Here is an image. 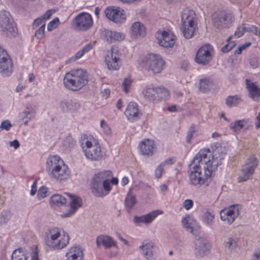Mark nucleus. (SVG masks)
Here are the masks:
<instances>
[{"label": "nucleus", "instance_id": "nucleus-1", "mask_svg": "<svg viewBox=\"0 0 260 260\" xmlns=\"http://www.w3.org/2000/svg\"><path fill=\"white\" fill-rule=\"evenodd\" d=\"M226 154L224 145L216 144L212 151L208 149L201 150L193 158L190 166L189 179L190 183L200 187L212 177Z\"/></svg>", "mask_w": 260, "mask_h": 260}, {"label": "nucleus", "instance_id": "nucleus-2", "mask_svg": "<svg viewBox=\"0 0 260 260\" xmlns=\"http://www.w3.org/2000/svg\"><path fill=\"white\" fill-rule=\"evenodd\" d=\"M70 236L63 229L51 227L45 231L44 242L45 247L51 251H60L69 244Z\"/></svg>", "mask_w": 260, "mask_h": 260}, {"label": "nucleus", "instance_id": "nucleus-3", "mask_svg": "<svg viewBox=\"0 0 260 260\" xmlns=\"http://www.w3.org/2000/svg\"><path fill=\"white\" fill-rule=\"evenodd\" d=\"M110 170H103L98 172L93 177L90 183L91 192L96 197H102L108 194L111 189L110 183L117 185L118 180L112 177Z\"/></svg>", "mask_w": 260, "mask_h": 260}, {"label": "nucleus", "instance_id": "nucleus-4", "mask_svg": "<svg viewBox=\"0 0 260 260\" xmlns=\"http://www.w3.org/2000/svg\"><path fill=\"white\" fill-rule=\"evenodd\" d=\"M46 170L50 178L60 181L69 178L71 171L64 160L57 155L49 156L45 162Z\"/></svg>", "mask_w": 260, "mask_h": 260}, {"label": "nucleus", "instance_id": "nucleus-5", "mask_svg": "<svg viewBox=\"0 0 260 260\" xmlns=\"http://www.w3.org/2000/svg\"><path fill=\"white\" fill-rule=\"evenodd\" d=\"M79 144L85 158L91 161L102 159L104 153L99 140L91 135H83L79 139Z\"/></svg>", "mask_w": 260, "mask_h": 260}, {"label": "nucleus", "instance_id": "nucleus-6", "mask_svg": "<svg viewBox=\"0 0 260 260\" xmlns=\"http://www.w3.org/2000/svg\"><path fill=\"white\" fill-rule=\"evenodd\" d=\"M88 75L85 70L77 69L67 72L64 76L63 84L66 88L77 91L88 83Z\"/></svg>", "mask_w": 260, "mask_h": 260}, {"label": "nucleus", "instance_id": "nucleus-7", "mask_svg": "<svg viewBox=\"0 0 260 260\" xmlns=\"http://www.w3.org/2000/svg\"><path fill=\"white\" fill-rule=\"evenodd\" d=\"M143 68L154 74L160 73L166 67V62L159 54L151 53L146 54L142 59Z\"/></svg>", "mask_w": 260, "mask_h": 260}, {"label": "nucleus", "instance_id": "nucleus-8", "mask_svg": "<svg viewBox=\"0 0 260 260\" xmlns=\"http://www.w3.org/2000/svg\"><path fill=\"white\" fill-rule=\"evenodd\" d=\"M0 33L6 38L15 37L17 30L11 14L6 11H0Z\"/></svg>", "mask_w": 260, "mask_h": 260}, {"label": "nucleus", "instance_id": "nucleus-9", "mask_svg": "<svg viewBox=\"0 0 260 260\" xmlns=\"http://www.w3.org/2000/svg\"><path fill=\"white\" fill-rule=\"evenodd\" d=\"M259 160L255 154L250 155L245 160L242 167L241 174L238 177L239 182H243L250 179L258 167Z\"/></svg>", "mask_w": 260, "mask_h": 260}, {"label": "nucleus", "instance_id": "nucleus-10", "mask_svg": "<svg viewBox=\"0 0 260 260\" xmlns=\"http://www.w3.org/2000/svg\"><path fill=\"white\" fill-rule=\"evenodd\" d=\"M157 43L161 47L170 49L175 45L177 42V37L171 30L169 29H159L155 35Z\"/></svg>", "mask_w": 260, "mask_h": 260}, {"label": "nucleus", "instance_id": "nucleus-11", "mask_svg": "<svg viewBox=\"0 0 260 260\" xmlns=\"http://www.w3.org/2000/svg\"><path fill=\"white\" fill-rule=\"evenodd\" d=\"M241 210V206L239 205L230 206L220 211V219L224 224L231 225L239 216Z\"/></svg>", "mask_w": 260, "mask_h": 260}, {"label": "nucleus", "instance_id": "nucleus-12", "mask_svg": "<svg viewBox=\"0 0 260 260\" xmlns=\"http://www.w3.org/2000/svg\"><path fill=\"white\" fill-rule=\"evenodd\" d=\"M105 62L110 71H117L120 67V53L114 47L108 51L105 56Z\"/></svg>", "mask_w": 260, "mask_h": 260}, {"label": "nucleus", "instance_id": "nucleus-13", "mask_svg": "<svg viewBox=\"0 0 260 260\" xmlns=\"http://www.w3.org/2000/svg\"><path fill=\"white\" fill-rule=\"evenodd\" d=\"M213 55V47L209 44H205L197 51L195 61L198 64L206 65L212 60Z\"/></svg>", "mask_w": 260, "mask_h": 260}, {"label": "nucleus", "instance_id": "nucleus-14", "mask_svg": "<svg viewBox=\"0 0 260 260\" xmlns=\"http://www.w3.org/2000/svg\"><path fill=\"white\" fill-rule=\"evenodd\" d=\"M163 213V211L160 209L154 210L142 215L135 216L133 222L136 225L138 226H148L158 216L162 215Z\"/></svg>", "mask_w": 260, "mask_h": 260}, {"label": "nucleus", "instance_id": "nucleus-15", "mask_svg": "<svg viewBox=\"0 0 260 260\" xmlns=\"http://www.w3.org/2000/svg\"><path fill=\"white\" fill-rule=\"evenodd\" d=\"M105 14L108 19L116 23H121L126 18L124 10L117 6L107 7L105 10Z\"/></svg>", "mask_w": 260, "mask_h": 260}, {"label": "nucleus", "instance_id": "nucleus-16", "mask_svg": "<svg viewBox=\"0 0 260 260\" xmlns=\"http://www.w3.org/2000/svg\"><path fill=\"white\" fill-rule=\"evenodd\" d=\"M128 34L132 41H136L144 38L147 34L146 26L140 21H135L131 24Z\"/></svg>", "mask_w": 260, "mask_h": 260}, {"label": "nucleus", "instance_id": "nucleus-17", "mask_svg": "<svg viewBox=\"0 0 260 260\" xmlns=\"http://www.w3.org/2000/svg\"><path fill=\"white\" fill-rule=\"evenodd\" d=\"M12 63L7 51L0 46V73L3 76H9L12 72Z\"/></svg>", "mask_w": 260, "mask_h": 260}, {"label": "nucleus", "instance_id": "nucleus-18", "mask_svg": "<svg viewBox=\"0 0 260 260\" xmlns=\"http://www.w3.org/2000/svg\"><path fill=\"white\" fill-rule=\"evenodd\" d=\"M67 195L69 200V209L67 212L61 214L60 216L62 218L73 216L82 205V200L79 197L70 194Z\"/></svg>", "mask_w": 260, "mask_h": 260}, {"label": "nucleus", "instance_id": "nucleus-19", "mask_svg": "<svg viewBox=\"0 0 260 260\" xmlns=\"http://www.w3.org/2000/svg\"><path fill=\"white\" fill-rule=\"evenodd\" d=\"M76 27L83 30H86L90 28L93 24L91 16L87 13H82L79 14L74 19Z\"/></svg>", "mask_w": 260, "mask_h": 260}, {"label": "nucleus", "instance_id": "nucleus-20", "mask_svg": "<svg viewBox=\"0 0 260 260\" xmlns=\"http://www.w3.org/2000/svg\"><path fill=\"white\" fill-rule=\"evenodd\" d=\"M139 249L143 256L147 260H154L155 258L154 243L148 240H144L139 246Z\"/></svg>", "mask_w": 260, "mask_h": 260}, {"label": "nucleus", "instance_id": "nucleus-21", "mask_svg": "<svg viewBox=\"0 0 260 260\" xmlns=\"http://www.w3.org/2000/svg\"><path fill=\"white\" fill-rule=\"evenodd\" d=\"M124 115L128 121L134 122L140 118L142 113L137 104L132 102L127 105L124 111Z\"/></svg>", "mask_w": 260, "mask_h": 260}, {"label": "nucleus", "instance_id": "nucleus-22", "mask_svg": "<svg viewBox=\"0 0 260 260\" xmlns=\"http://www.w3.org/2000/svg\"><path fill=\"white\" fill-rule=\"evenodd\" d=\"M155 149L154 141L149 139H144L139 144L138 149L139 153L142 155L151 156L153 155Z\"/></svg>", "mask_w": 260, "mask_h": 260}, {"label": "nucleus", "instance_id": "nucleus-23", "mask_svg": "<svg viewBox=\"0 0 260 260\" xmlns=\"http://www.w3.org/2000/svg\"><path fill=\"white\" fill-rule=\"evenodd\" d=\"M233 21V17L225 12H221L215 15L213 19L214 25L217 28L229 26Z\"/></svg>", "mask_w": 260, "mask_h": 260}, {"label": "nucleus", "instance_id": "nucleus-24", "mask_svg": "<svg viewBox=\"0 0 260 260\" xmlns=\"http://www.w3.org/2000/svg\"><path fill=\"white\" fill-rule=\"evenodd\" d=\"M66 260H83L84 249L79 245L69 247L65 252Z\"/></svg>", "mask_w": 260, "mask_h": 260}, {"label": "nucleus", "instance_id": "nucleus-25", "mask_svg": "<svg viewBox=\"0 0 260 260\" xmlns=\"http://www.w3.org/2000/svg\"><path fill=\"white\" fill-rule=\"evenodd\" d=\"M36 110L31 105L27 106L18 115V119L24 125H27L29 122L35 117Z\"/></svg>", "mask_w": 260, "mask_h": 260}, {"label": "nucleus", "instance_id": "nucleus-26", "mask_svg": "<svg viewBox=\"0 0 260 260\" xmlns=\"http://www.w3.org/2000/svg\"><path fill=\"white\" fill-rule=\"evenodd\" d=\"M211 248V244L205 238H199L195 241L194 250L197 256H203Z\"/></svg>", "mask_w": 260, "mask_h": 260}, {"label": "nucleus", "instance_id": "nucleus-27", "mask_svg": "<svg viewBox=\"0 0 260 260\" xmlns=\"http://www.w3.org/2000/svg\"><path fill=\"white\" fill-rule=\"evenodd\" d=\"M102 35L107 41L110 43L121 42L125 38V36L123 32L108 29L104 30Z\"/></svg>", "mask_w": 260, "mask_h": 260}, {"label": "nucleus", "instance_id": "nucleus-28", "mask_svg": "<svg viewBox=\"0 0 260 260\" xmlns=\"http://www.w3.org/2000/svg\"><path fill=\"white\" fill-rule=\"evenodd\" d=\"M96 245L98 246H104L106 248L114 247L118 249L117 242L110 236L101 235L96 238Z\"/></svg>", "mask_w": 260, "mask_h": 260}, {"label": "nucleus", "instance_id": "nucleus-29", "mask_svg": "<svg viewBox=\"0 0 260 260\" xmlns=\"http://www.w3.org/2000/svg\"><path fill=\"white\" fill-rule=\"evenodd\" d=\"M245 32H251L255 35L260 36V30L256 27L248 24H243L237 28L234 36L236 38H239L243 36Z\"/></svg>", "mask_w": 260, "mask_h": 260}, {"label": "nucleus", "instance_id": "nucleus-30", "mask_svg": "<svg viewBox=\"0 0 260 260\" xmlns=\"http://www.w3.org/2000/svg\"><path fill=\"white\" fill-rule=\"evenodd\" d=\"M246 84L249 97L255 101H259L260 88L256 83L248 80H246Z\"/></svg>", "mask_w": 260, "mask_h": 260}, {"label": "nucleus", "instance_id": "nucleus-31", "mask_svg": "<svg viewBox=\"0 0 260 260\" xmlns=\"http://www.w3.org/2000/svg\"><path fill=\"white\" fill-rule=\"evenodd\" d=\"M181 23H197L194 12L189 8L184 9L181 14Z\"/></svg>", "mask_w": 260, "mask_h": 260}, {"label": "nucleus", "instance_id": "nucleus-32", "mask_svg": "<svg viewBox=\"0 0 260 260\" xmlns=\"http://www.w3.org/2000/svg\"><path fill=\"white\" fill-rule=\"evenodd\" d=\"M197 29V23H181V30L186 39L191 38Z\"/></svg>", "mask_w": 260, "mask_h": 260}, {"label": "nucleus", "instance_id": "nucleus-33", "mask_svg": "<svg viewBox=\"0 0 260 260\" xmlns=\"http://www.w3.org/2000/svg\"><path fill=\"white\" fill-rule=\"evenodd\" d=\"M93 47V44L89 43L85 45L80 50L77 52L74 55L70 57L67 61V63L75 62L81 58L85 53L91 50Z\"/></svg>", "mask_w": 260, "mask_h": 260}, {"label": "nucleus", "instance_id": "nucleus-34", "mask_svg": "<svg viewBox=\"0 0 260 260\" xmlns=\"http://www.w3.org/2000/svg\"><path fill=\"white\" fill-rule=\"evenodd\" d=\"M214 85V81L210 78L203 77L200 79L199 89L203 93L209 91Z\"/></svg>", "mask_w": 260, "mask_h": 260}, {"label": "nucleus", "instance_id": "nucleus-35", "mask_svg": "<svg viewBox=\"0 0 260 260\" xmlns=\"http://www.w3.org/2000/svg\"><path fill=\"white\" fill-rule=\"evenodd\" d=\"M143 94L145 99L150 101H154L158 99L157 87L149 86L143 91Z\"/></svg>", "mask_w": 260, "mask_h": 260}, {"label": "nucleus", "instance_id": "nucleus-36", "mask_svg": "<svg viewBox=\"0 0 260 260\" xmlns=\"http://www.w3.org/2000/svg\"><path fill=\"white\" fill-rule=\"evenodd\" d=\"M196 222L193 217L190 215H186L182 217L181 224L183 227L188 231L193 232L192 225Z\"/></svg>", "mask_w": 260, "mask_h": 260}, {"label": "nucleus", "instance_id": "nucleus-37", "mask_svg": "<svg viewBox=\"0 0 260 260\" xmlns=\"http://www.w3.org/2000/svg\"><path fill=\"white\" fill-rule=\"evenodd\" d=\"M247 126V120L245 119H242L236 120L230 124V128L235 133L239 134L241 132V130Z\"/></svg>", "mask_w": 260, "mask_h": 260}, {"label": "nucleus", "instance_id": "nucleus-38", "mask_svg": "<svg viewBox=\"0 0 260 260\" xmlns=\"http://www.w3.org/2000/svg\"><path fill=\"white\" fill-rule=\"evenodd\" d=\"M67 199L63 196L60 194H54L50 199L51 204L56 206H61L66 204Z\"/></svg>", "mask_w": 260, "mask_h": 260}, {"label": "nucleus", "instance_id": "nucleus-39", "mask_svg": "<svg viewBox=\"0 0 260 260\" xmlns=\"http://www.w3.org/2000/svg\"><path fill=\"white\" fill-rule=\"evenodd\" d=\"M215 216L213 212L206 211L202 217V223L208 227H212L214 223Z\"/></svg>", "mask_w": 260, "mask_h": 260}, {"label": "nucleus", "instance_id": "nucleus-40", "mask_svg": "<svg viewBox=\"0 0 260 260\" xmlns=\"http://www.w3.org/2000/svg\"><path fill=\"white\" fill-rule=\"evenodd\" d=\"M27 255L25 251L22 248L15 249L12 252L11 260H27Z\"/></svg>", "mask_w": 260, "mask_h": 260}, {"label": "nucleus", "instance_id": "nucleus-41", "mask_svg": "<svg viewBox=\"0 0 260 260\" xmlns=\"http://www.w3.org/2000/svg\"><path fill=\"white\" fill-rule=\"evenodd\" d=\"M60 106L64 110L74 111L77 109L79 105L75 102L70 100L62 101Z\"/></svg>", "mask_w": 260, "mask_h": 260}, {"label": "nucleus", "instance_id": "nucleus-42", "mask_svg": "<svg viewBox=\"0 0 260 260\" xmlns=\"http://www.w3.org/2000/svg\"><path fill=\"white\" fill-rule=\"evenodd\" d=\"M100 132L103 135L107 137H110L112 135V131L110 126L103 119L100 121Z\"/></svg>", "mask_w": 260, "mask_h": 260}, {"label": "nucleus", "instance_id": "nucleus-43", "mask_svg": "<svg viewBox=\"0 0 260 260\" xmlns=\"http://www.w3.org/2000/svg\"><path fill=\"white\" fill-rule=\"evenodd\" d=\"M136 203L135 195L131 191H129L125 199V206L126 208L128 210L131 209L135 205Z\"/></svg>", "mask_w": 260, "mask_h": 260}, {"label": "nucleus", "instance_id": "nucleus-44", "mask_svg": "<svg viewBox=\"0 0 260 260\" xmlns=\"http://www.w3.org/2000/svg\"><path fill=\"white\" fill-rule=\"evenodd\" d=\"M224 246L229 250L232 251L235 250L237 247V240L235 238L230 237L224 242Z\"/></svg>", "mask_w": 260, "mask_h": 260}, {"label": "nucleus", "instance_id": "nucleus-45", "mask_svg": "<svg viewBox=\"0 0 260 260\" xmlns=\"http://www.w3.org/2000/svg\"><path fill=\"white\" fill-rule=\"evenodd\" d=\"M241 101V99L237 95L229 96L226 99V104L229 107H233L239 104Z\"/></svg>", "mask_w": 260, "mask_h": 260}, {"label": "nucleus", "instance_id": "nucleus-46", "mask_svg": "<svg viewBox=\"0 0 260 260\" xmlns=\"http://www.w3.org/2000/svg\"><path fill=\"white\" fill-rule=\"evenodd\" d=\"M49 189L45 186H41L37 192V198L38 200H41L47 197L49 194Z\"/></svg>", "mask_w": 260, "mask_h": 260}, {"label": "nucleus", "instance_id": "nucleus-47", "mask_svg": "<svg viewBox=\"0 0 260 260\" xmlns=\"http://www.w3.org/2000/svg\"><path fill=\"white\" fill-rule=\"evenodd\" d=\"M60 24V20L58 17L54 18L47 24V29L48 31H51L57 28Z\"/></svg>", "mask_w": 260, "mask_h": 260}, {"label": "nucleus", "instance_id": "nucleus-48", "mask_svg": "<svg viewBox=\"0 0 260 260\" xmlns=\"http://www.w3.org/2000/svg\"><path fill=\"white\" fill-rule=\"evenodd\" d=\"M132 82L133 80L130 76H127L124 79L122 86L125 93H127L129 91Z\"/></svg>", "mask_w": 260, "mask_h": 260}, {"label": "nucleus", "instance_id": "nucleus-49", "mask_svg": "<svg viewBox=\"0 0 260 260\" xmlns=\"http://www.w3.org/2000/svg\"><path fill=\"white\" fill-rule=\"evenodd\" d=\"M231 38L232 37H229L227 40L228 43L221 48V50L222 52H228L235 46L236 43L234 41H230Z\"/></svg>", "mask_w": 260, "mask_h": 260}, {"label": "nucleus", "instance_id": "nucleus-50", "mask_svg": "<svg viewBox=\"0 0 260 260\" xmlns=\"http://www.w3.org/2000/svg\"><path fill=\"white\" fill-rule=\"evenodd\" d=\"M157 91H158V99H167L170 95V93L169 91L165 88L161 87H157Z\"/></svg>", "mask_w": 260, "mask_h": 260}, {"label": "nucleus", "instance_id": "nucleus-51", "mask_svg": "<svg viewBox=\"0 0 260 260\" xmlns=\"http://www.w3.org/2000/svg\"><path fill=\"white\" fill-rule=\"evenodd\" d=\"M45 24H43L40 28L36 31L35 36L38 39L41 40L44 38L45 35Z\"/></svg>", "mask_w": 260, "mask_h": 260}, {"label": "nucleus", "instance_id": "nucleus-52", "mask_svg": "<svg viewBox=\"0 0 260 260\" xmlns=\"http://www.w3.org/2000/svg\"><path fill=\"white\" fill-rule=\"evenodd\" d=\"M11 216V212L8 210H4L1 213V222H6Z\"/></svg>", "mask_w": 260, "mask_h": 260}, {"label": "nucleus", "instance_id": "nucleus-53", "mask_svg": "<svg viewBox=\"0 0 260 260\" xmlns=\"http://www.w3.org/2000/svg\"><path fill=\"white\" fill-rule=\"evenodd\" d=\"M55 12V11L54 10H48L43 15H42L41 17L45 22L48 20Z\"/></svg>", "mask_w": 260, "mask_h": 260}, {"label": "nucleus", "instance_id": "nucleus-54", "mask_svg": "<svg viewBox=\"0 0 260 260\" xmlns=\"http://www.w3.org/2000/svg\"><path fill=\"white\" fill-rule=\"evenodd\" d=\"M164 169V167L160 164L156 168L154 171V175L156 178H159L162 175Z\"/></svg>", "mask_w": 260, "mask_h": 260}, {"label": "nucleus", "instance_id": "nucleus-55", "mask_svg": "<svg viewBox=\"0 0 260 260\" xmlns=\"http://www.w3.org/2000/svg\"><path fill=\"white\" fill-rule=\"evenodd\" d=\"M193 205V201L190 199H186L183 203V206L186 210L191 209Z\"/></svg>", "mask_w": 260, "mask_h": 260}, {"label": "nucleus", "instance_id": "nucleus-56", "mask_svg": "<svg viewBox=\"0 0 260 260\" xmlns=\"http://www.w3.org/2000/svg\"><path fill=\"white\" fill-rule=\"evenodd\" d=\"M196 129L194 127H192L190 129V131L186 137V141L187 143H190L192 139L195 137Z\"/></svg>", "mask_w": 260, "mask_h": 260}, {"label": "nucleus", "instance_id": "nucleus-57", "mask_svg": "<svg viewBox=\"0 0 260 260\" xmlns=\"http://www.w3.org/2000/svg\"><path fill=\"white\" fill-rule=\"evenodd\" d=\"M43 24H45L44 20L41 18V17H38L35 19L32 23V27L33 29L36 28L39 25H42Z\"/></svg>", "mask_w": 260, "mask_h": 260}, {"label": "nucleus", "instance_id": "nucleus-58", "mask_svg": "<svg viewBox=\"0 0 260 260\" xmlns=\"http://www.w3.org/2000/svg\"><path fill=\"white\" fill-rule=\"evenodd\" d=\"M251 45V43L247 42L245 44L240 46L235 51V53L237 54H240L241 53L242 51L245 49L246 48L249 47Z\"/></svg>", "mask_w": 260, "mask_h": 260}, {"label": "nucleus", "instance_id": "nucleus-59", "mask_svg": "<svg viewBox=\"0 0 260 260\" xmlns=\"http://www.w3.org/2000/svg\"><path fill=\"white\" fill-rule=\"evenodd\" d=\"M2 129H5L8 131L12 127V125L10 122L8 120H5L2 122L1 124Z\"/></svg>", "mask_w": 260, "mask_h": 260}, {"label": "nucleus", "instance_id": "nucleus-60", "mask_svg": "<svg viewBox=\"0 0 260 260\" xmlns=\"http://www.w3.org/2000/svg\"><path fill=\"white\" fill-rule=\"evenodd\" d=\"M37 191V181H34L31 185V189L30 191V194L31 196H34Z\"/></svg>", "mask_w": 260, "mask_h": 260}, {"label": "nucleus", "instance_id": "nucleus-61", "mask_svg": "<svg viewBox=\"0 0 260 260\" xmlns=\"http://www.w3.org/2000/svg\"><path fill=\"white\" fill-rule=\"evenodd\" d=\"M9 146L11 147H14L15 149H17L19 148L20 144L18 140H15L13 141H10L9 143Z\"/></svg>", "mask_w": 260, "mask_h": 260}, {"label": "nucleus", "instance_id": "nucleus-62", "mask_svg": "<svg viewBox=\"0 0 260 260\" xmlns=\"http://www.w3.org/2000/svg\"><path fill=\"white\" fill-rule=\"evenodd\" d=\"M30 260H40L36 248H35V250L31 253Z\"/></svg>", "mask_w": 260, "mask_h": 260}, {"label": "nucleus", "instance_id": "nucleus-63", "mask_svg": "<svg viewBox=\"0 0 260 260\" xmlns=\"http://www.w3.org/2000/svg\"><path fill=\"white\" fill-rule=\"evenodd\" d=\"M30 260H40L36 248H35V250L31 253Z\"/></svg>", "mask_w": 260, "mask_h": 260}, {"label": "nucleus", "instance_id": "nucleus-64", "mask_svg": "<svg viewBox=\"0 0 260 260\" xmlns=\"http://www.w3.org/2000/svg\"><path fill=\"white\" fill-rule=\"evenodd\" d=\"M255 126L256 129L260 128V112H259L255 118Z\"/></svg>", "mask_w": 260, "mask_h": 260}]
</instances>
